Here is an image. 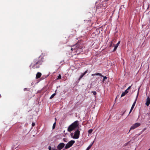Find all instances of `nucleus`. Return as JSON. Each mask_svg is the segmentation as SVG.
<instances>
[{"instance_id":"27","label":"nucleus","mask_w":150,"mask_h":150,"mask_svg":"<svg viewBox=\"0 0 150 150\" xmlns=\"http://www.w3.org/2000/svg\"><path fill=\"white\" fill-rule=\"evenodd\" d=\"M148 115H149V119H150V113H149Z\"/></svg>"},{"instance_id":"15","label":"nucleus","mask_w":150,"mask_h":150,"mask_svg":"<svg viewBox=\"0 0 150 150\" xmlns=\"http://www.w3.org/2000/svg\"><path fill=\"white\" fill-rule=\"evenodd\" d=\"M93 132V130L92 129H90L88 130V132L89 134Z\"/></svg>"},{"instance_id":"14","label":"nucleus","mask_w":150,"mask_h":150,"mask_svg":"<svg viewBox=\"0 0 150 150\" xmlns=\"http://www.w3.org/2000/svg\"><path fill=\"white\" fill-rule=\"evenodd\" d=\"M56 94L55 93H54L52 94L50 97V99H52V98L54 97V96L56 95Z\"/></svg>"},{"instance_id":"20","label":"nucleus","mask_w":150,"mask_h":150,"mask_svg":"<svg viewBox=\"0 0 150 150\" xmlns=\"http://www.w3.org/2000/svg\"><path fill=\"white\" fill-rule=\"evenodd\" d=\"M63 140L64 142H68L67 139L66 138H64Z\"/></svg>"},{"instance_id":"17","label":"nucleus","mask_w":150,"mask_h":150,"mask_svg":"<svg viewBox=\"0 0 150 150\" xmlns=\"http://www.w3.org/2000/svg\"><path fill=\"white\" fill-rule=\"evenodd\" d=\"M126 94L125 93V92H123L121 95V97L124 96Z\"/></svg>"},{"instance_id":"8","label":"nucleus","mask_w":150,"mask_h":150,"mask_svg":"<svg viewBox=\"0 0 150 150\" xmlns=\"http://www.w3.org/2000/svg\"><path fill=\"white\" fill-rule=\"evenodd\" d=\"M95 75L96 76H100L103 77V82L105 79H107V77L106 76H104L103 75H102V74L100 73H96L94 74H91L92 76H94Z\"/></svg>"},{"instance_id":"26","label":"nucleus","mask_w":150,"mask_h":150,"mask_svg":"<svg viewBox=\"0 0 150 150\" xmlns=\"http://www.w3.org/2000/svg\"><path fill=\"white\" fill-rule=\"evenodd\" d=\"M35 123L34 122H33L32 124V125L33 126H34L35 125Z\"/></svg>"},{"instance_id":"4","label":"nucleus","mask_w":150,"mask_h":150,"mask_svg":"<svg viewBox=\"0 0 150 150\" xmlns=\"http://www.w3.org/2000/svg\"><path fill=\"white\" fill-rule=\"evenodd\" d=\"M75 142L74 140L70 141L66 144L65 147V149H67L69 148L72 146L73 144Z\"/></svg>"},{"instance_id":"3","label":"nucleus","mask_w":150,"mask_h":150,"mask_svg":"<svg viewBox=\"0 0 150 150\" xmlns=\"http://www.w3.org/2000/svg\"><path fill=\"white\" fill-rule=\"evenodd\" d=\"M78 121L77 120L72 123L68 127L67 131L69 132H70L75 129L78 126Z\"/></svg>"},{"instance_id":"6","label":"nucleus","mask_w":150,"mask_h":150,"mask_svg":"<svg viewBox=\"0 0 150 150\" xmlns=\"http://www.w3.org/2000/svg\"><path fill=\"white\" fill-rule=\"evenodd\" d=\"M141 124L140 123L137 122L134 124L131 127L130 129L129 130V132H130V130L132 129H134L138 127Z\"/></svg>"},{"instance_id":"19","label":"nucleus","mask_w":150,"mask_h":150,"mask_svg":"<svg viewBox=\"0 0 150 150\" xmlns=\"http://www.w3.org/2000/svg\"><path fill=\"white\" fill-rule=\"evenodd\" d=\"M61 79V75L59 74V76H58L57 79Z\"/></svg>"},{"instance_id":"31","label":"nucleus","mask_w":150,"mask_h":150,"mask_svg":"<svg viewBox=\"0 0 150 150\" xmlns=\"http://www.w3.org/2000/svg\"><path fill=\"white\" fill-rule=\"evenodd\" d=\"M71 134V136H72V135H73V134Z\"/></svg>"},{"instance_id":"22","label":"nucleus","mask_w":150,"mask_h":150,"mask_svg":"<svg viewBox=\"0 0 150 150\" xmlns=\"http://www.w3.org/2000/svg\"><path fill=\"white\" fill-rule=\"evenodd\" d=\"M113 42H112L111 41L110 42V44L109 45V47H111L112 45Z\"/></svg>"},{"instance_id":"23","label":"nucleus","mask_w":150,"mask_h":150,"mask_svg":"<svg viewBox=\"0 0 150 150\" xmlns=\"http://www.w3.org/2000/svg\"><path fill=\"white\" fill-rule=\"evenodd\" d=\"M128 90H127V89L124 92L126 94L128 93Z\"/></svg>"},{"instance_id":"13","label":"nucleus","mask_w":150,"mask_h":150,"mask_svg":"<svg viewBox=\"0 0 150 150\" xmlns=\"http://www.w3.org/2000/svg\"><path fill=\"white\" fill-rule=\"evenodd\" d=\"M94 141L93 142V143L91 145H90L87 148L86 150H89L91 147L92 145H93Z\"/></svg>"},{"instance_id":"21","label":"nucleus","mask_w":150,"mask_h":150,"mask_svg":"<svg viewBox=\"0 0 150 150\" xmlns=\"http://www.w3.org/2000/svg\"><path fill=\"white\" fill-rule=\"evenodd\" d=\"M92 93L94 95H96L97 93L96 92L94 91H92Z\"/></svg>"},{"instance_id":"28","label":"nucleus","mask_w":150,"mask_h":150,"mask_svg":"<svg viewBox=\"0 0 150 150\" xmlns=\"http://www.w3.org/2000/svg\"><path fill=\"white\" fill-rule=\"evenodd\" d=\"M52 150H56V149H55L54 148H52Z\"/></svg>"},{"instance_id":"24","label":"nucleus","mask_w":150,"mask_h":150,"mask_svg":"<svg viewBox=\"0 0 150 150\" xmlns=\"http://www.w3.org/2000/svg\"><path fill=\"white\" fill-rule=\"evenodd\" d=\"M48 149L49 150H52L51 147L50 146H49L48 147Z\"/></svg>"},{"instance_id":"12","label":"nucleus","mask_w":150,"mask_h":150,"mask_svg":"<svg viewBox=\"0 0 150 150\" xmlns=\"http://www.w3.org/2000/svg\"><path fill=\"white\" fill-rule=\"evenodd\" d=\"M120 41H119L118 43L114 47V49L113 51V52L115 51L117 49V47H118L119 44L120 43Z\"/></svg>"},{"instance_id":"1","label":"nucleus","mask_w":150,"mask_h":150,"mask_svg":"<svg viewBox=\"0 0 150 150\" xmlns=\"http://www.w3.org/2000/svg\"><path fill=\"white\" fill-rule=\"evenodd\" d=\"M43 62V61L39 58L35 59L31 63L30 67L34 69L39 68Z\"/></svg>"},{"instance_id":"5","label":"nucleus","mask_w":150,"mask_h":150,"mask_svg":"<svg viewBox=\"0 0 150 150\" xmlns=\"http://www.w3.org/2000/svg\"><path fill=\"white\" fill-rule=\"evenodd\" d=\"M80 132L79 129H77L75 132L73 138L74 139H77L79 138L80 135Z\"/></svg>"},{"instance_id":"9","label":"nucleus","mask_w":150,"mask_h":150,"mask_svg":"<svg viewBox=\"0 0 150 150\" xmlns=\"http://www.w3.org/2000/svg\"><path fill=\"white\" fill-rule=\"evenodd\" d=\"M88 72V70H86V71H85L84 73H82L81 74V75L80 76V77H79V79H78V80L79 81H80V80L82 78V77L85 75L86 74V73L87 72Z\"/></svg>"},{"instance_id":"25","label":"nucleus","mask_w":150,"mask_h":150,"mask_svg":"<svg viewBox=\"0 0 150 150\" xmlns=\"http://www.w3.org/2000/svg\"><path fill=\"white\" fill-rule=\"evenodd\" d=\"M132 85H131V86H129L128 88L127 89V90H129V89L130 88H131V86Z\"/></svg>"},{"instance_id":"29","label":"nucleus","mask_w":150,"mask_h":150,"mask_svg":"<svg viewBox=\"0 0 150 150\" xmlns=\"http://www.w3.org/2000/svg\"><path fill=\"white\" fill-rule=\"evenodd\" d=\"M55 121H56L57 119H56V118H55Z\"/></svg>"},{"instance_id":"7","label":"nucleus","mask_w":150,"mask_h":150,"mask_svg":"<svg viewBox=\"0 0 150 150\" xmlns=\"http://www.w3.org/2000/svg\"><path fill=\"white\" fill-rule=\"evenodd\" d=\"M139 89L138 91V93H137V96H136V99L135 100V101L134 102V103H133V104H132V105L131 107V109L130 110V111H129V114H130L131 112L132 111V110L133 109L135 105V104H136V101H137V98H138V94H139Z\"/></svg>"},{"instance_id":"18","label":"nucleus","mask_w":150,"mask_h":150,"mask_svg":"<svg viewBox=\"0 0 150 150\" xmlns=\"http://www.w3.org/2000/svg\"><path fill=\"white\" fill-rule=\"evenodd\" d=\"M29 90H30L29 88H25L24 89V91H29Z\"/></svg>"},{"instance_id":"30","label":"nucleus","mask_w":150,"mask_h":150,"mask_svg":"<svg viewBox=\"0 0 150 150\" xmlns=\"http://www.w3.org/2000/svg\"><path fill=\"white\" fill-rule=\"evenodd\" d=\"M74 45H73V46H71V47H74Z\"/></svg>"},{"instance_id":"11","label":"nucleus","mask_w":150,"mask_h":150,"mask_svg":"<svg viewBox=\"0 0 150 150\" xmlns=\"http://www.w3.org/2000/svg\"><path fill=\"white\" fill-rule=\"evenodd\" d=\"M42 74L41 73L38 72L37 73L36 76V78L37 79H38L41 76Z\"/></svg>"},{"instance_id":"2","label":"nucleus","mask_w":150,"mask_h":150,"mask_svg":"<svg viewBox=\"0 0 150 150\" xmlns=\"http://www.w3.org/2000/svg\"><path fill=\"white\" fill-rule=\"evenodd\" d=\"M75 45V48H71V50H74L77 54H79L83 51V45L81 42L77 43Z\"/></svg>"},{"instance_id":"10","label":"nucleus","mask_w":150,"mask_h":150,"mask_svg":"<svg viewBox=\"0 0 150 150\" xmlns=\"http://www.w3.org/2000/svg\"><path fill=\"white\" fill-rule=\"evenodd\" d=\"M150 104V98L148 97L146 99V104L147 106H148Z\"/></svg>"},{"instance_id":"16","label":"nucleus","mask_w":150,"mask_h":150,"mask_svg":"<svg viewBox=\"0 0 150 150\" xmlns=\"http://www.w3.org/2000/svg\"><path fill=\"white\" fill-rule=\"evenodd\" d=\"M56 124V122H55L53 124V125L52 129H54L55 127Z\"/></svg>"}]
</instances>
